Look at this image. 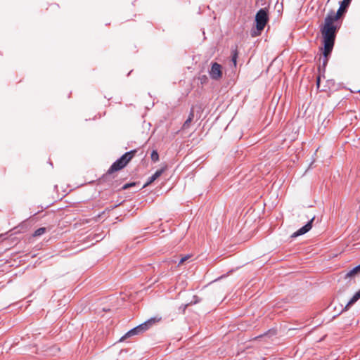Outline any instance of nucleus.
Returning a JSON list of instances; mask_svg holds the SVG:
<instances>
[{
	"instance_id": "1",
	"label": "nucleus",
	"mask_w": 360,
	"mask_h": 360,
	"mask_svg": "<svg viewBox=\"0 0 360 360\" xmlns=\"http://www.w3.org/2000/svg\"><path fill=\"white\" fill-rule=\"evenodd\" d=\"M347 11V8L340 4V7L335 13L330 10L324 18V22L319 27L322 37V47L320 50L323 55V70L330 58L331 53L335 46L337 34L340 28L339 20L342 18Z\"/></svg>"
},
{
	"instance_id": "2",
	"label": "nucleus",
	"mask_w": 360,
	"mask_h": 360,
	"mask_svg": "<svg viewBox=\"0 0 360 360\" xmlns=\"http://www.w3.org/2000/svg\"><path fill=\"white\" fill-rule=\"evenodd\" d=\"M255 27L256 30H251V36L257 37L261 34L264 29L266 23L269 20V9L268 8H262L257 11L255 15Z\"/></svg>"
},
{
	"instance_id": "3",
	"label": "nucleus",
	"mask_w": 360,
	"mask_h": 360,
	"mask_svg": "<svg viewBox=\"0 0 360 360\" xmlns=\"http://www.w3.org/2000/svg\"><path fill=\"white\" fill-rule=\"evenodd\" d=\"M158 321V319L155 317L150 318L145 322L139 324V326L131 328L128 332H127L120 339V342H123L126 339L141 335L146 331H147L154 323Z\"/></svg>"
},
{
	"instance_id": "4",
	"label": "nucleus",
	"mask_w": 360,
	"mask_h": 360,
	"mask_svg": "<svg viewBox=\"0 0 360 360\" xmlns=\"http://www.w3.org/2000/svg\"><path fill=\"white\" fill-rule=\"evenodd\" d=\"M129 162L127 161V160L125 159V158L124 157V155H122L120 158H119L118 159H117L112 165L110 167V168L108 169V172H106V174L105 175H103V179H105L107 178L109 175L113 174L114 172H117V171H120L122 169H123L124 167H125L127 166V165L128 164Z\"/></svg>"
},
{
	"instance_id": "5",
	"label": "nucleus",
	"mask_w": 360,
	"mask_h": 360,
	"mask_svg": "<svg viewBox=\"0 0 360 360\" xmlns=\"http://www.w3.org/2000/svg\"><path fill=\"white\" fill-rule=\"evenodd\" d=\"M315 219V216H314L310 220H309L305 225L300 228L298 230H297L295 232H294L291 235L292 238H297L298 236H302L305 234L306 233L309 232L311 228H312V224Z\"/></svg>"
},
{
	"instance_id": "6",
	"label": "nucleus",
	"mask_w": 360,
	"mask_h": 360,
	"mask_svg": "<svg viewBox=\"0 0 360 360\" xmlns=\"http://www.w3.org/2000/svg\"><path fill=\"white\" fill-rule=\"evenodd\" d=\"M212 79L217 80L222 77L221 65L216 62L212 63L211 69L209 72Z\"/></svg>"
},
{
	"instance_id": "7",
	"label": "nucleus",
	"mask_w": 360,
	"mask_h": 360,
	"mask_svg": "<svg viewBox=\"0 0 360 360\" xmlns=\"http://www.w3.org/2000/svg\"><path fill=\"white\" fill-rule=\"evenodd\" d=\"M167 166L162 167L160 169H158L151 176L148 178L147 181L139 188V190L148 186L153 182H154L157 179H158L166 170Z\"/></svg>"
},
{
	"instance_id": "8",
	"label": "nucleus",
	"mask_w": 360,
	"mask_h": 360,
	"mask_svg": "<svg viewBox=\"0 0 360 360\" xmlns=\"http://www.w3.org/2000/svg\"><path fill=\"white\" fill-rule=\"evenodd\" d=\"M360 277V264L349 270L344 276L345 279Z\"/></svg>"
},
{
	"instance_id": "9",
	"label": "nucleus",
	"mask_w": 360,
	"mask_h": 360,
	"mask_svg": "<svg viewBox=\"0 0 360 360\" xmlns=\"http://www.w3.org/2000/svg\"><path fill=\"white\" fill-rule=\"evenodd\" d=\"M360 299V292L358 290L356 291L352 297L349 300V301L347 302L346 306L344 307V309L342 310V312L345 311L349 309L351 306H352L354 304H355Z\"/></svg>"
},
{
	"instance_id": "10",
	"label": "nucleus",
	"mask_w": 360,
	"mask_h": 360,
	"mask_svg": "<svg viewBox=\"0 0 360 360\" xmlns=\"http://www.w3.org/2000/svg\"><path fill=\"white\" fill-rule=\"evenodd\" d=\"M238 57V46H235V47L231 48V62L233 63V65L236 67L237 65V58Z\"/></svg>"
},
{
	"instance_id": "11",
	"label": "nucleus",
	"mask_w": 360,
	"mask_h": 360,
	"mask_svg": "<svg viewBox=\"0 0 360 360\" xmlns=\"http://www.w3.org/2000/svg\"><path fill=\"white\" fill-rule=\"evenodd\" d=\"M322 67H323V64L321 65H319V68H318V71H319V75L316 77V86H317V88H319L320 82H321V77H325L324 74H325V72H326V67L325 68L324 72L323 70V68H321Z\"/></svg>"
},
{
	"instance_id": "12",
	"label": "nucleus",
	"mask_w": 360,
	"mask_h": 360,
	"mask_svg": "<svg viewBox=\"0 0 360 360\" xmlns=\"http://www.w3.org/2000/svg\"><path fill=\"white\" fill-rule=\"evenodd\" d=\"M136 153H137V150L133 149L128 152H126L125 153L123 154V155L125 158V159L127 160V161L128 162H129L131 161V160L135 156Z\"/></svg>"
},
{
	"instance_id": "13",
	"label": "nucleus",
	"mask_w": 360,
	"mask_h": 360,
	"mask_svg": "<svg viewBox=\"0 0 360 360\" xmlns=\"http://www.w3.org/2000/svg\"><path fill=\"white\" fill-rule=\"evenodd\" d=\"M193 117H194V112H193V110H192L189 115H188V118L186 120V121L184 122V124H183V127L182 128L183 129H186L189 127L191 122H192V120H193Z\"/></svg>"
},
{
	"instance_id": "14",
	"label": "nucleus",
	"mask_w": 360,
	"mask_h": 360,
	"mask_svg": "<svg viewBox=\"0 0 360 360\" xmlns=\"http://www.w3.org/2000/svg\"><path fill=\"white\" fill-rule=\"evenodd\" d=\"M140 184V182L139 181H133V182H129V183H127L125 184H124L122 187V190H127L131 187H134V186H139Z\"/></svg>"
},
{
	"instance_id": "15",
	"label": "nucleus",
	"mask_w": 360,
	"mask_h": 360,
	"mask_svg": "<svg viewBox=\"0 0 360 360\" xmlns=\"http://www.w3.org/2000/svg\"><path fill=\"white\" fill-rule=\"evenodd\" d=\"M46 231V228L45 227H40L39 229H37L34 232V233L32 234V236L34 237H38V236H40L41 235H43L44 233H45Z\"/></svg>"
},
{
	"instance_id": "16",
	"label": "nucleus",
	"mask_w": 360,
	"mask_h": 360,
	"mask_svg": "<svg viewBox=\"0 0 360 360\" xmlns=\"http://www.w3.org/2000/svg\"><path fill=\"white\" fill-rule=\"evenodd\" d=\"M151 160L156 162L159 160V154L156 150H153L150 154Z\"/></svg>"
},
{
	"instance_id": "17",
	"label": "nucleus",
	"mask_w": 360,
	"mask_h": 360,
	"mask_svg": "<svg viewBox=\"0 0 360 360\" xmlns=\"http://www.w3.org/2000/svg\"><path fill=\"white\" fill-rule=\"evenodd\" d=\"M191 257V255H189V254H188V255H185V256L182 257L180 259V260H179V263H178V265H181V264H184V263L186 260H188Z\"/></svg>"
},
{
	"instance_id": "18",
	"label": "nucleus",
	"mask_w": 360,
	"mask_h": 360,
	"mask_svg": "<svg viewBox=\"0 0 360 360\" xmlns=\"http://www.w3.org/2000/svg\"><path fill=\"white\" fill-rule=\"evenodd\" d=\"M352 1V0H342L340 2V4L348 8Z\"/></svg>"
},
{
	"instance_id": "19",
	"label": "nucleus",
	"mask_w": 360,
	"mask_h": 360,
	"mask_svg": "<svg viewBox=\"0 0 360 360\" xmlns=\"http://www.w3.org/2000/svg\"><path fill=\"white\" fill-rule=\"evenodd\" d=\"M199 80L201 84H205L208 82V77L206 75H201L199 77Z\"/></svg>"
},
{
	"instance_id": "20",
	"label": "nucleus",
	"mask_w": 360,
	"mask_h": 360,
	"mask_svg": "<svg viewBox=\"0 0 360 360\" xmlns=\"http://www.w3.org/2000/svg\"><path fill=\"white\" fill-rule=\"evenodd\" d=\"M200 300L199 299V297L198 296H196V295H194L193 296V300L191 302L190 304H188L187 305L193 304H195L200 302Z\"/></svg>"
},
{
	"instance_id": "21",
	"label": "nucleus",
	"mask_w": 360,
	"mask_h": 360,
	"mask_svg": "<svg viewBox=\"0 0 360 360\" xmlns=\"http://www.w3.org/2000/svg\"><path fill=\"white\" fill-rule=\"evenodd\" d=\"M267 333H268V334H269V333H272V335H275V334H276V331H275V330L272 331L271 330H269V331L267 332Z\"/></svg>"
},
{
	"instance_id": "22",
	"label": "nucleus",
	"mask_w": 360,
	"mask_h": 360,
	"mask_svg": "<svg viewBox=\"0 0 360 360\" xmlns=\"http://www.w3.org/2000/svg\"><path fill=\"white\" fill-rule=\"evenodd\" d=\"M122 202H120V203H118V204H117V205H114V206L112 207V208H115V207H117L120 206V205H122Z\"/></svg>"
},
{
	"instance_id": "23",
	"label": "nucleus",
	"mask_w": 360,
	"mask_h": 360,
	"mask_svg": "<svg viewBox=\"0 0 360 360\" xmlns=\"http://www.w3.org/2000/svg\"><path fill=\"white\" fill-rule=\"evenodd\" d=\"M357 93L360 94V89L357 91Z\"/></svg>"
}]
</instances>
